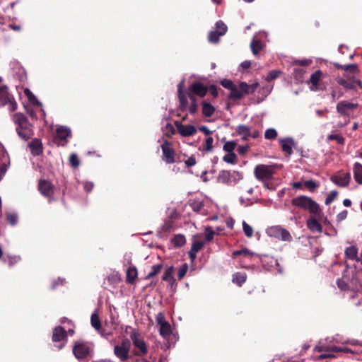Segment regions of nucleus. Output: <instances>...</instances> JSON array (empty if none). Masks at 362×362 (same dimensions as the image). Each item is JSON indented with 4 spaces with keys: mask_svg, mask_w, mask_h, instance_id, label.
I'll use <instances>...</instances> for the list:
<instances>
[{
    "mask_svg": "<svg viewBox=\"0 0 362 362\" xmlns=\"http://www.w3.org/2000/svg\"><path fill=\"white\" fill-rule=\"evenodd\" d=\"M223 161L229 164H235L238 160V158L234 153H228L223 157Z\"/></svg>",
    "mask_w": 362,
    "mask_h": 362,
    "instance_id": "nucleus-43",
    "label": "nucleus"
},
{
    "mask_svg": "<svg viewBox=\"0 0 362 362\" xmlns=\"http://www.w3.org/2000/svg\"><path fill=\"white\" fill-rule=\"evenodd\" d=\"M139 334L134 330L131 334L130 338L133 341V344L139 349V351H135L136 356H145L148 352V349L145 341L143 339L138 338Z\"/></svg>",
    "mask_w": 362,
    "mask_h": 362,
    "instance_id": "nucleus-11",
    "label": "nucleus"
},
{
    "mask_svg": "<svg viewBox=\"0 0 362 362\" xmlns=\"http://www.w3.org/2000/svg\"><path fill=\"white\" fill-rule=\"evenodd\" d=\"M171 242L176 247H180L183 246L186 243L185 237L183 235L177 234L174 235L172 238Z\"/></svg>",
    "mask_w": 362,
    "mask_h": 362,
    "instance_id": "nucleus-36",
    "label": "nucleus"
},
{
    "mask_svg": "<svg viewBox=\"0 0 362 362\" xmlns=\"http://www.w3.org/2000/svg\"><path fill=\"white\" fill-rule=\"evenodd\" d=\"M240 255H252V253L247 249H243L240 250H235L233 252L232 255L233 257H238Z\"/></svg>",
    "mask_w": 362,
    "mask_h": 362,
    "instance_id": "nucleus-61",
    "label": "nucleus"
},
{
    "mask_svg": "<svg viewBox=\"0 0 362 362\" xmlns=\"http://www.w3.org/2000/svg\"><path fill=\"white\" fill-rule=\"evenodd\" d=\"M214 235H215V233L211 227H208L206 228L205 240L206 241L209 242V241L212 240Z\"/></svg>",
    "mask_w": 362,
    "mask_h": 362,
    "instance_id": "nucleus-60",
    "label": "nucleus"
},
{
    "mask_svg": "<svg viewBox=\"0 0 362 362\" xmlns=\"http://www.w3.org/2000/svg\"><path fill=\"white\" fill-rule=\"evenodd\" d=\"M156 322L157 324L160 326L161 325V324H163V323H166L167 321L165 320V316L162 313H159L156 316Z\"/></svg>",
    "mask_w": 362,
    "mask_h": 362,
    "instance_id": "nucleus-64",
    "label": "nucleus"
},
{
    "mask_svg": "<svg viewBox=\"0 0 362 362\" xmlns=\"http://www.w3.org/2000/svg\"><path fill=\"white\" fill-rule=\"evenodd\" d=\"M329 141L335 140L339 144H344L345 143V139L339 134H330L327 136Z\"/></svg>",
    "mask_w": 362,
    "mask_h": 362,
    "instance_id": "nucleus-52",
    "label": "nucleus"
},
{
    "mask_svg": "<svg viewBox=\"0 0 362 362\" xmlns=\"http://www.w3.org/2000/svg\"><path fill=\"white\" fill-rule=\"evenodd\" d=\"M279 142L281 144L283 151L286 153L288 156L293 153L292 147L294 145V141L291 138L281 139Z\"/></svg>",
    "mask_w": 362,
    "mask_h": 362,
    "instance_id": "nucleus-22",
    "label": "nucleus"
},
{
    "mask_svg": "<svg viewBox=\"0 0 362 362\" xmlns=\"http://www.w3.org/2000/svg\"><path fill=\"white\" fill-rule=\"evenodd\" d=\"M187 96L188 95H187V93L178 95L180 103L179 108L182 112H185L189 109Z\"/></svg>",
    "mask_w": 362,
    "mask_h": 362,
    "instance_id": "nucleus-34",
    "label": "nucleus"
},
{
    "mask_svg": "<svg viewBox=\"0 0 362 362\" xmlns=\"http://www.w3.org/2000/svg\"><path fill=\"white\" fill-rule=\"evenodd\" d=\"M38 190L44 197L50 200L54 192V186L49 180H40L38 183Z\"/></svg>",
    "mask_w": 362,
    "mask_h": 362,
    "instance_id": "nucleus-13",
    "label": "nucleus"
},
{
    "mask_svg": "<svg viewBox=\"0 0 362 362\" xmlns=\"http://www.w3.org/2000/svg\"><path fill=\"white\" fill-rule=\"evenodd\" d=\"M189 206L195 212H199L204 207V204L198 199L189 200Z\"/></svg>",
    "mask_w": 362,
    "mask_h": 362,
    "instance_id": "nucleus-41",
    "label": "nucleus"
},
{
    "mask_svg": "<svg viewBox=\"0 0 362 362\" xmlns=\"http://www.w3.org/2000/svg\"><path fill=\"white\" fill-rule=\"evenodd\" d=\"M322 76L323 73L321 70H317L310 76L309 82L312 85L310 87L312 90H319V83Z\"/></svg>",
    "mask_w": 362,
    "mask_h": 362,
    "instance_id": "nucleus-19",
    "label": "nucleus"
},
{
    "mask_svg": "<svg viewBox=\"0 0 362 362\" xmlns=\"http://www.w3.org/2000/svg\"><path fill=\"white\" fill-rule=\"evenodd\" d=\"M228 30L227 25L222 21H218L216 23V30L221 35H224Z\"/></svg>",
    "mask_w": 362,
    "mask_h": 362,
    "instance_id": "nucleus-42",
    "label": "nucleus"
},
{
    "mask_svg": "<svg viewBox=\"0 0 362 362\" xmlns=\"http://www.w3.org/2000/svg\"><path fill=\"white\" fill-rule=\"evenodd\" d=\"M173 272H174V267L173 266H170V267L166 268V269L165 270L164 274L162 276V280L165 281H168L170 284H173L175 281L173 276Z\"/></svg>",
    "mask_w": 362,
    "mask_h": 362,
    "instance_id": "nucleus-33",
    "label": "nucleus"
},
{
    "mask_svg": "<svg viewBox=\"0 0 362 362\" xmlns=\"http://www.w3.org/2000/svg\"><path fill=\"white\" fill-rule=\"evenodd\" d=\"M281 74V71L279 70H272L269 72L268 75L266 77V80L269 82L272 81L279 76Z\"/></svg>",
    "mask_w": 362,
    "mask_h": 362,
    "instance_id": "nucleus-50",
    "label": "nucleus"
},
{
    "mask_svg": "<svg viewBox=\"0 0 362 362\" xmlns=\"http://www.w3.org/2000/svg\"><path fill=\"white\" fill-rule=\"evenodd\" d=\"M259 86L258 83H254L252 84H247L246 82H240L239 83V88L243 92V97L245 95L252 94L255 93Z\"/></svg>",
    "mask_w": 362,
    "mask_h": 362,
    "instance_id": "nucleus-20",
    "label": "nucleus"
},
{
    "mask_svg": "<svg viewBox=\"0 0 362 362\" xmlns=\"http://www.w3.org/2000/svg\"><path fill=\"white\" fill-rule=\"evenodd\" d=\"M344 255L346 258L349 259L354 260L357 262H359V257L358 255V248L354 245L347 247L345 249Z\"/></svg>",
    "mask_w": 362,
    "mask_h": 362,
    "instance_id": "nucleus-23",
    "label": "nucleus"
},
{
    "mask_svg": "<svg viewBox=\"0 0 362 362\" xmlns=\"http://www.w3.org/2000/svg\"><path fill=\"white\" fill-rule=\"evenodd\" d=\"M171 143L168 140L164 141L161 145L163 151L162 158L167 164H172L175 162V152L173 148L170 147Z\"/></svg>",
    "mask_w": 362,
    "mask_h": 362,
    "instance_id": "nucleus-10",
    "label": "nucleus"
},
{
    "mask_svg": "<svg viewBox=\"0 0 362 362\" xmlns=\"http://www.w3.org/2000/svg\"><path fill=\"white\" fill-rule=\"evenodd\" d=\"M243 230L245 235L247 238H251L253 235V229L252 228L248 225L245 221H243Z\"/></svg>",
    "mask_w": 362,
    "mask_h": 362,
    "instance_id": "nucleus-51",
    "label": "nucleus"
},
{
    "mask_svg": "<svg viewBox=\"0 0 362 362\" xmlns=\"http://www.w3.org/2000/svg\"><path fill=\"white\" fill-rule=\"evenodd\" d=\"M358 107V103H350L348 100H341L337 103V112L342 116L349 117L351 112Z\"/></svg>",
    "mask_w": 362,
    "mask_h": 362,
    "instance_id": "nucleus-9",
    "label": "nucleus"
},
{
    "mask_svg": "<svg viewBox=\"0 0 362 362\" xmlns=\"http://www.w3.org/2000/svg\"><path fill=\"white\" fill-rule=\"evenodd\" d=\"M337 284L338 287L342 291H346L349 288V285L342 279H338L337 280Z\"/></svg>",
    "mask_w": 362,
    "mask_h": 362,
    "instance_id": "nucleus-59",
    "label": "nucleus"
},
{
    "mask_svg": "<svg viewBox=\"0 0 362 362\" xmlns=\"http://www.w3.org/2000/svg\"><path fill=\"white\" fill-rule=\"evenodd\" d=\"M291 204L309 211L311 216L320 219H322L323 216V212L320 205L309 197L304 195L296 197L291 200Z\"/></svg>",
    "mask_w": 362,
    "mask_h": 362,
    "instance_id": "nucleus-1",
    "label": "nucleus"
},
{
    "mask_svg": "<svg viewBox=\"0 0 362 362\" xmlns=\"http://www.w3.org/2000/svg\"><path fill=\"white\" fill-rule=\"evenodd\" d=\"M332 101L339 99L344 95V92L339 88H331L330 93Z\"/></svg>",
    "mask_w": 362,
    "mask_h": 362,
    "instance_id": "nucleus-45",
    "label": "nucleus"
},
{
    "mask_svg": "<svg viewBox=\"0 0 362 362\" xmlns=\"http://www.w3.org/2000/svg\"><path fill=\"white\" fill-rule=\"evenodd\" d=\"M275 170L273 166L264 164H259L254 169V175L256 179L264 183L272 179Z\"/></svg>",
    "mask_w": 362,
    "mask_h": 362,
    "instance_id": "nucleus-5",
    "label": "nucleus"
},
{
    "mask_svg": "<svg viewBox=\"0 0 362 362\" xmlns=\"http://www.w3.org/2000/svg\"><path fill=\"white\" fill-rule=\"evenodd\" d=\"M90 323L92 327L98 332H100L102 326L99 315L97 313H93L90 317Z\"/></svg>",
    "mask_w": 362,
    "mask_h": 362,
    "instance_id": "nucleus-32",
    "label": "nucleus"
},
{
    "mask_svg": "<svg viewBox=\"0 0 362 362\" xmlns=\"http://www.w3.org/2000/svg\"><path fill=\"white\" fill-rule=\"evenodd\" d=\"M173 221L171 219L168 218L165 221V222L162 226V229L165 232H170L173 228Z\"/></svg>",
    "mask_w": 362,
    "mask_h": 362,
    "instance_id": "nucleus-58",
    "label": "nucleus"
},
{
    "mask_svg": "<svg viewBox=\"0 0 362 362\" xmlns=\"http://www.w3.org/2000/svg\"><path fill=\"white\" fill-rule=\"evenodd\" d=\"M189 93H192L194 96L197 95L200 98H204L208 92V87L202 84L201 82L196 81L189 86Z\"/></svg>",
    "mask_w": 362,
    "mask_h": 362,
    "instance_id": "nucleus-15",
    "label": "nucleus"
},
{
    "mask_svg": "<svg viewBox=\"0 0 362 362\" xmlns=\"http://www.w3.org/2000/svg\"><path fill=\"white\" fill-rule=\"evenodd\" d=\"M7 221L11 225L15 226L18 222V216L14 213L8 212L6 214Z\"/></svg>",
    "mask_w": 362,
    "mask_h": 362,
    "instance_id": "nucleus-48",
    "label": "nucleus"
},
{
    "mask_svg": "<svg viewBox=\"0 0 362 362\" xmlns=\"http://www.w3.org/2000/svg\"><path fill=\"white\" fill-rule=\"evenodd\" d=\"M187 270H188V265L187 263H184L179 269V271L177 273V278L180 280L182 279L183 277L185 276Z\"/></svg>",
    "mask_w": 362,
    "mask_h": 362,
    "instance_id": "nucleus-56",
    "label": "nucleus"
},
{
    "mask_svg": "<svg viewBox=\"0 0 362 362\" xmlns=\"http://www.w3.org/2000/svg\"><path fill=\"white\" fill-rule=\"evenodd\" d=\"M131 348L130 341L124 339L119 345L114 347V354L121 361H126L129 358V352Z\"/></svg>",
    "mask_w": 362,
    "mask_h": 362,
    "instance_id": "nucleus-7",
    "label": "nucleus"
},
{
    "mask_svg": "<svg viewBox=\"0 0 362 362\" xmlns=\"http://www.w3.org/2000/svg\"><path fill=\"white\" fill-rule=\"evenodd\" d=\"M221 36V35H219V33H217L216 31L211 30L209 33L207 38L209 42L218 43L220 40Z\"/></svg>",
    "mask_w": 362,
    "mask_h": 362,
    "instance_id": "nucleus-44",
    "label": "nucleus"
},
{
    "mask_svg": "<svg viewBox=\"0 0 362 362\" xmlns=\"http://www.w3.org/2000/svg\"><path fill=\"white\" fill-rule=\"evenodd\" d=\"M31 153L34 156H39L42 153V144L41 141L38 139H34L32 141L28 144Z\"/></svg>",
    "mask_w": 362,
    "mask_h": 362,
    "instance_id": "nucleus-21",
    "label": "nucleus"
},
{
    "mask_svg": "<svg viewBox=\"0 0 362 362\" xmlns=\"http://www.w3.org/2000/svg\"><path fill=\"white\" fill-rule=\"evenodd\" d=\"M320 218L311 216L306 221L307 228L312 232H317L321 233L322 232V226L320 223Z\"/></svg>",
    "mask_w": 362,
    "mask_h": 362,
    "instance_id": "nucleus-17",
    "label": "nucleus"
},
{
    "mask_svg": "<svg viewBox=\"0 0 362 362\" xmlns=\"http://www.w3.org/2000/svg\"><path fill=\"white\" fill-rule=\"evenodd\" d=\"M160 334L163 337L170 336L172 333L171 326L168 322L161 324L159 329Z\"/></svg>",
    "mask_w": 362,
    "mask_h": 362,
    "instance_id": "nucleus-38",
    "label": "nucleus"
},
{
    "mask_svg": "<svg viewBox=\"0 0 362 362\" xmlns=\"http://www.w3.org/2000/svg\"><path fill=\"white\" fill-rule=\"evenodd\" d=\"M243 92L240 91L239 87L238 88L235 85V86L230 90V93L228 95L229 99L233 100H240L243 98Z\"/></svg>",
    "mask_w": 362,
    "mask_h": 362,
    "instance_id": "nucleus-39",
    "label": "nucleus"
},
{
    "mask_svg": "<svg viewBox=\"0 0 362 362\" xmlns=\"http://www.w3.org/2000/svg\"><path fill=\"white\" fill-rule=\"evenodd\" d=\"M188 97L191 101L189 106V112L191 115L195 114L198 110V104L195 96L192 93H188Z\"/></svg>",
    "mask_w": 362,
    "mask_h": 362,
    "instance_id": "nucleus-35",
    "label": "nucleus"
},
{
    "mask_svg": "<svg viewBox=\"0 0 362 362\" xmlns=\"http://www.w3.org/2000/svg\"><path fill=\"white\" fill-rule=\"evenodd\" d=\"M213 143L214 139L211 136L207 137L203 144L202 150L206 152H211L213 150Z\"/></svg>",
    "mask_w": 362,
    "mask_h": 362,
    "instance_id": "nucleus-46",
    "label": "nucleus"
},
{
    "mask_svg": "<svg viewBox=\"0 0 362 362\" xmlns=\"http://www.w3.org/2000/svg\"><path fill=\"white\" fill-rule=\"evenodd\" d=\"M204 246L202 241H195L192 243L190 250L194 252H198Z\"/></svg>",
    "mask_w": 362,
    "mask_h": 362,
    "instance_id": "nucleus-57",
    "label": "nucleus"
},
{
    "mask_svg": "<svg viewBox=\"0 0 362 362\" xmlns=\"http://www.w3.org/2000/svg\"><path fill=\"white\" fill-rule=\"evenodd\" d=\"M247 279L245 273L237 272L233 275V282L238 286H241Z\"/></svg>",
    "mask_w": 362,
    "mask_h": 362,
    "instance_id": "nucleus-31",
    "label": "nucleus"
},
{
    "mask_svg": "<svg viewBox=\"0 0 362 362\" xmlns=\"http://www.w3.org/2000/svg\"><path fill=\"white\" fill-rule=\"evenodd\" d=\"M267 234L282 241H291L292 237L286 229L280 226H272L267 229Z\"/></svg>",
    "mask_w": 362,
    "mask_h": 362,
    "instance_id": "nucleus-6",
    "label": "nucleus"
},
{
    "mask_svg": "<svg viewBox=\"0 0 362 362\" xmlns=\"http://www.w3.org/2000/svg\"><path fill=\"white\" fill-rule=\"evenodd\" d=\"M221 84L225 88H227L230 90L235 86V84L230 80H228V79L222 80L221 81Z\"/></svg>",
    "mask_w": 362,
    "mask_h": 362,
    "instance_id": "nucleus-62",
    "label": "nucleus"
},
{
    "mask_svg": "<svg viewBox=\"0 0 362 362\" xmlns=\"http://www.w3.org/2000/svg\"><path fill=\"white\" fill-rule=\"evenodd\" d=\"M93 344L83 340L76 341L73 346V354L79 361H85L89 356L93 350Z\"/></svg>",
    "mask_w": 362,
    "mask_h": 362,
    "instance_id": "nucleus-3",
    "label": "nucleus"
},
{
    "mask_svg": "<svg viewBox=\"0 0 362 362\" xmlns=\"http://www.w3.org/2000/svg\"><path fill=\"white\" fill-rule=\"evenodd\" d=\"M163 269L162 264H158L152 266L151 271L148 273V274L146 276V279H151L159 274Z\"/></svg>",
    "mask_w": 362,
    "mask_h": 362,
    "instance_id": "nucleus-40",
    "label": "nucleus"
},
{
    "mask_svg": "<svg viewBox=\"0 0 362 362\" xmlns=\"http://www.w3.org/2000/svg\"><path fill=\"white\" fill-rule=\"evenodd\" d=\"M138 276V272L136 267H129L126 272V282L133 284Z\"/></svg>",
    "mask_w": 362,
    "mask_h": 362,
    "instance_id": "nucleus-25",
    "label": "nucleus"
},
{
    "mask_svg": "<svg viewBox=\"0 0 362 362\" xmlns=\"http://www.w3.org/2000/svg\"><path fill=\"white\" fill-rule=\"evenodd\" d=\"M337 83L346 90H356L357 86L362 88L361 81L354 76L347 77V78H340L337 80Z\"/></svg>",
    "mask_w": 362,
    "mask_h": 362,
    "instance_id": "nucleus-14",
    "label": "nucleus"
},
{
    "mask_svg": "<svg viewBox=\"0 0 362 362\" xmlns=\"http://www.w3.org/2000/svg\"><path fill=\"white\" fill-rule=\"evenodd\" d=\"M21 258L17 255H4L2 258V262L6 264L10 268L15 266L21 261Z\"/></svg>",
    "mask_w": 362,
    "mask_h": 362,
    "instance_id": "nucleus-27",
    "label": "nucleus"
},
{
    "mask_svg": "<svg viewBox=\"0 0 362 362\" xmlns=\"http://www.w3.org/2000/svg\"><path fill=\"white\" fill-rule=\"evenodd\" d=\"M12 117L13 122L17 126L16 132L19 137L24 141L30 139L34 134L33 126L30 123L27 117L21 112H17Z\"/></svg>",
    "mask_w": 362,
    "mask_h": 362,
    "instance_id": "nucleus-2",
    "label": "nucleus"
},
{
    "mask_svg": "<svg viewBox=\"0 0 362 362\" xmlns=\"http://www.w3.org/2000/svg\"><path fill=\"white\" fill-rule=\"evenodd\" d=\"M24 94L28 98V100L33 105L41 106L42 103L37 99L35 95L32 93V91L29 88H25L24 90Z\"/></svg>",
    "mask_w": 362,
    "mask_h": 362,
    "instance_id": "nucleus-37",
    "label": "nucleus"
},
{
    "mask_svg": "<svg viewBox=\"0 0 362 362\" xmlns=\"http://www.w3.org/2000/svg\"><path fill=\"white\" fill-rule=\"evenodd\" d=\"M243 178V173L239 171L222 170L217 176V181L228 186H235Z\"/></svg>",
    "mask_w": 362,
    "mask_h": 362,
    "instance_id": "nucleus-4",
    "label": "nucleus"
},
{
    "mask_svg": "<svg viewBox=\"0 0 362 362\" xmlns=\"http://www.w3.org/2000/svg\"><path fill=\"white\" fill-rule=\"evenodd\" d=\"M237 144L232 141H227L224 144L223 149L226 152L228 153H233L234 149L236 147Z\"/></svg>",
    "mask_w": 362,
    "mask_h": 362,
    "instance_id": "nucleus-47",
    "label": "nucleus"
},
{
    "mask_svg": "<svg viewBox=\"0 0 362 362\" xmlns=\"http://www.w3.org/2000/svg\"><path fill=\"white\" fill-rule=\"evenodd\" d=\"M202 114L207 117H211L215 112V107L206 100H203L202 103Z\"/></svg>",
    "mask_w": 362,
    "mask_h": 362,
    "instance_id": "nucleus-28",
    "label": "nucleus"
},
{
    "mask_svg": "<svg viewBox=\"0 0 362 362\" xmlns=\"http://www.w3.org/2000/svg\"><path fill=\"white\" fill-rule=\"evenodd\" d=\"M236 133L242 136L244 141L248 140L250 136V128L245 124H240L236 127Z\"/></svg>",
    "mask_w": 362,
    "mask_h": 362,
    "instance_id": "nucleus-26",
    "label": "nucleus"
},
{
    "mask_svg": "<svg viewBox=\"0 0 362 362\" xmlns=\"http://www.w3.org/2000/svg\"><path fill=\"white\" fill-rule=\"evenodd\" d=\"M331 181L339 187H346L351 181L350 173H343L339 171L337 174L333 175L330 177Z\"/></svg>",
    "mask_w": 362,
    "mask_h": 362,
    "instance_id": "nucleus-12",
    "label": "nucleus"
},
{
    "mask_svg": "<svg viewBox=\"0 0 362 362\" xmlns=\"http://www.w3.org/2000/svg\"><path fill=\"white\" fill-rule=\"evenodd\" d=\"M67 332L62 326H57L53 329L52 339L54 342H59L66 340Z\"/></svg>",
    "mask_w": 362,
    "mask_h": 362,
    "instance_id": "nucleus-18",
    "label": "nucleus"
},
{
    "mask_svg": "<svg viewBox=\"0 0 362 362\" xmlns=\"http://www.w3.org/2000/svg\"><path fill=\"white\" fill-rule=\"evenodd\" d=\"M71 136V131L65 127H60L56 129V135L54 138V142L58 146H65L67 144V139Z\"/></svg>",
    "mask_w": 362,
    "mask_h": 362,
    "instance_id": "nucleus-8",
    "label": "nucleus"
},
{
    "mask_svg": "<svg viewBox=\"0 0 362 362\" xmlns=\"http://www.w3.org/2000/svg\"><path fill=\"white\" fill-rule=\"evenodd\" d=\"M338 192L336 190L331 191L330 193L327 197L325 204L326 205H329L337 197Z\"/></svg>",
    "mask_w": 362,
    "mask_h": 362,
    "instance_id": "nucleus-54",
    "label": "nucleus"
},
{
    "mask_svg": "<svg viewBox=\"0 0 362 362\" xmlns=\"http://www.w3.org/2000/svg\"><path fill=\"white\" fill-rule=\"evenodd\" d=\"M354 177L355 181L362 185V165L359 163H356L354 165Z\"/></svg>",
    "mask_w": 362,
    "mask_h": 362,
    "instance_id": "nucleus-29",
    "label": "nucleus"
},
{
    "mask_svg": "<svg viewBox=\"0 0 362 362\" xmlns=\"http://www.w3.org/2000/svg\"><path fill=\"white\" fill-rule=\"evenodd\" d=\"M69 163L70 165L74 168H78L79 166L80 161L76 153H72L70 155Z\"/></svg>",
    "mask_w": 362,
    "mask_h": 362,
    "instance_id": "nucleus-53",
    "label": "nucleus"
},
{
    "mask_svg": "<svg viewBox=\"0 0 362 362\" xmlns=\"http://www.w3.org/2000/svg\"><path fill=\"white\" fill-rule=\"evenodd\" d=\"M304 185L308 189H310L311 191H313L317 187L316 182L311 180L305 181L304 182Z\"/></svg>",
    "mask_w": 362,
    "mask_h": 362,
    "instance_id": "nucleus-63",
    "label": "nucleus"
},
{
    "mask_svg": "<svg viewBox=\"0 0 362 362\" xmlns=\"http://www.w3.org/2000/svg\"><path fill=\"white\" fill-rule=\"evenodd\" d=\"M11 96L6 86H0V106H4L11 101Z\"/></svg>",
    "mask_w": 362,
    "mask_h": 362,
    "instance_id": "nucleus-24",
    "label": "nucleus"
},
{
    "mask_svg": "<svg viewBox=\"0 0 362 362\" xmlns=\"http://www.w3.org/2000/svg\"><path fill=\"white\" fill-rule=\"evenodd\" d=\"M262 42L261 40L257 38L252 39L250 43V48L253 54H257L262 49Z\"/></svg>",
    "mask_w": 362,
    "mask_h": 362,
    "instance_id": "nucleus-30",
    "label": "nucleus"
},
{
    "mask_svg": "<svg viewBox=\"0 0 362 362\" xmlns=\"http://www.w3.org/2000/svg\"><path fill=\"white\" fill-rule=\"evenodd\" d=\"M277 136V132L274 128H269L265 131L264 137L267 139H274Z\"/></svg>",
    "mask_w": 362,
    "mask_h": 362,
    "instance_id": "nucleus-49",
    "label": "nucleus"
},
{
    "mask_svg": "<svg viewBox=\"0 0 362 362\" xmlns=\"http://www.w3.org/2000/svg\"><path fill=\"white\" fill-rule=\"evenodd\" d=\"M344 70L352 74L358 73L359 71L358 65L356 64L344 65Z\"/></svg>",
    "mask_w": 362,
    "mask_h": 362,
    "instance_id": "nucleus-55",
    "label": "nucleus"
},
{
    "mask_svg": "<svg viewBox=\"0 0 362 362\" xmlns=\"http://www.w3.org/2000/svg\"><path fill=\"white\" fill-rule=\"evenodd\" d=\"M177 127V131L182 136H190L194 135L197 132V129L194 126L187 124L185 125L177 122H175Z\"/></svg>",
    "mask_w": 362,
    "mask_h": 362,
    "instance_id": "nucleus-16",
    "label": "nucleus"
}]
</instances>
